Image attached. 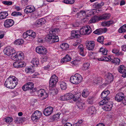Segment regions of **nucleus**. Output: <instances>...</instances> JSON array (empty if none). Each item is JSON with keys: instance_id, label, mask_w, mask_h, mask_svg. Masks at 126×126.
Wrapping results in <instances>:
<instances>
[{"instance_id": "4c0bfd02", "label": "nucleus", "mask_w": 126, "mask_h": 126, "mask_svg": "<svg viewBox=\"0 0 126 126\" xmlns=\"http://www.w3.org/2000/svg\"><path fill=\"white\" fill-rule=\"evenodd\" d=\"M89 94L88 91L86 89H84L82 93V96L84 97H86Z\"/></svg>"}, {"instance_id": "5701e85b", "label": "nucleus", "mask_w": 126, "mask_h": 126, "mask_svg": "<svg viewBox=\"0 0 126 126\" xmlns=\"http://www.w3.org/2000/svg\"><path fill=\"white\" fill-rule=\"evenodd\" d=\"M114 23V22L112 20L108 21L107 22H102L101 25L103 26L109 27L111 25Z\"/></svg>"}, {"instance_id": "473e14b6", "label": "nucleus", "mask_w": 126, "mask_h": 126, "mask_svg": "<svg viewBox=\"0 0 126 126\" xmlns=\"http://www.w3.org/2000/svg\"><path fill=\"white\" fill-rule=\"evenodd\" d=\"M77 106L79 109L82 110L84 108L85 104L83 103L79 102L77 103Z\"/></svg>"}, {"instance_id": "37998d69", "label": "nucleus", "mask_w": 126, "mask_h": 126, "mask_svg": "<svg viewBox=\"0 0 126 126\" xmlns=\"http://www.w3.org/2000/svg\"><path fill=\"white\" fill-rule=\"evenodd\" d=\"M50 91H51V92H50L51 93L54 94H56L58 93L59 90L57 88H51V90Z\"/></svg>"}, {"instance_id": "c03bdc74", "label": "nucleus", "mask_w": 126, "mask_h": 126, "mask_svg": "<svg viewBox=\"0 0 126 126\" xmlns=\"http://www.w3.org/2000/svg\"><path fill=\"white\" fill-rule=\"evenodd\" d=\"M22 14L20 12H14L11 14V15L13 16H17L22 15Z\"/></svg>"}, {"instance_id": "bf43d9fd", "label": "nucleus", "mask_w": 126, "mask_h": 126, "mask_svg": "<svg viewBox=\"0 0 126 126\" xmlns=\"http://www.w3.org/2000/svg\"><path fill=\"white\" fill-rule=\"evenodd\" d=\"M119 49H117L116 48H114L112 50V52L114 53H116L119 55L120 54V53H119Z\"/></svg>"}, {"instance_id": "423d86ee", "label": "nucleus", "mask_w": 126, "mask_h": 126, "mask_svg": "<svg viewBox=\"0 0 126 126\" xmlns=\"http://www.w3.org/2000/svg\"><path fill=\"white\" fill-rule=\"evenodd\" d=\"M36 51L37 53L43 55L46 54L47 53V50L44 47L39 46L36 48Z\"/></svg>"}, {"instance_id": "cd10ccee", "label": "nucleus", "mask_w": 126, "mask_h": 126, "mask_svg": "<svg viewBox=\"0 0 126 126\" xmlns=\"http://www.w3.org/2000/svg\"><path fill=\"white\" fill-rule=\"evenodd\" d=\"M31 63L35 66H37L39 63V61L37 58H34L31 61Z\"/></svg>"}, {"instance_id": "4be33fe9", "label": "nucleus", "mask_w": 126, "mask_h": 126, "mask_svg": "<svg viewBox=\"0 0 126 126\" xmlns=\"http://www.w3.org/2000/svg\"><path fill=\"white\" fill-rule=\"evenodd\" d=\"M110 100V98L108 97H107L106 98H104L101 101L99 102V104L100 105H103V107L105 106V104L107 103Z\"/></svg>"}, {"instance_id": "6e6d98bb", "label": "nucleus", "mask_w": 126, "mask_h": 126, "mask_svg": "<svg viewBox=\"0 0 126 126\" xmlns=\"http://www.w3.org/2000/svg\"><path fill=\"white\" fill-rule=\"evenodd\" d=\"M89 56L90 59H94V52H91L89 53Z\"/></svg>"}, {"instance_id": "f257e3e1", "label": "nucleus", "mask_w": 126, "mask_h": 126, "mask_svg": "<svg viewBox=\"0 0 126 126\" xmlns=\"http://www.w3.org/2000/svg\"><path fill=\"white\" fill-rule=\"evenodd\" d=\"M4 54L9 56L12 55L11 58L14 60L18 61L22 59L23 58V54L21 52L16 54L15 50L13 48L10 47H7L4 49Z\"/></svg>"}, {"instance_id": "aec40b11", "label": "nucleus", "mask_w": 126, "mask_h": 126, "mask_svg": "<svg viewBox=\"0 0 126 126\" xmlns=\"http://www.w3.org/2000/svg\"><path fill=\"white\" fill-rule=\"evenodd\" d=\"M26 118L23 117H16L15 120V122L16 124H19L22 123L25 121Z\"/></svg>"}, {"instance_id": "c85d7f7f", "label": "nucleus", "mask_w": 126, "mask_h": 126, "mask_svg": "<svg viewBox=\"0 0 126 126\" xmlns=\"http://www.w3.org/2000/svg\"><path fill=\"white\" fill-rule=\"evenodd\" d=\"M120 60L117 58H114L113 60H111V62L115 64L116 65H118L120 64Z\"/></svg>"}, {"instance_id": "6ab92c4d", "label": "nucleus", "mask_w": 126, "mask_h": 126, "mask_svg": "<svg viewBox=\"0 0 126 126\" xmlns=\"http://www.w3.org/2000/svg\"><path fill=\"white\" fill-rule=\"evenodd\" d=\"M79 33V32H77L75 30L72 31L71 34V37H73L72 38H77L80 37V36Z\"/></svg>"}, {"instance_id": "39448f33", "label": "nucleus", "mask_w": 126, "mask_h": 126, "mask_svg": "<svg viewBox=\"0 0 126 126\" xmlns=\"http://www.w3.org/2000/svg\"><path fill=\"white\" fill-rule=\"evenodd\" d=\"M42 113L39 110H36L34 111L32 116V119L33 121H38L41 116Z\"/></svg>"}, {"instance_id": "bb28decb", "label": "nucleus", "mask_w": 126, "mask_h": 126, "mask_svg": "<svg viewBox=\"0 0 126 126\" xmlns=\"http://www.w3.org/2000/svg\"><path fill=\"white\" fill-rule=\"evenodd\" d=\"M82 80V79H70V81L73 84H77L81 82Z\"/></svg>"}, {"instance_id": "864d4df0", "label": "nucleus", "mask_w": 126, "mask_h": 126, "mask_svg": "<svg viewBox=\"0 0 126 126\" xmlns=\"http://www.w3.org/2000/svg\"><path fill=\"white\" fill-rule=\"evenodd\" d=\"M25 71L27 73H32L33 72V70L32 69H31L30 68H28L25 69Z\"/></svg>"}, {"instance_id": "680f3d73", "label": "nucleus", "mask_w": 126, "mask_h": 126, "mask_svg": "<svg viewBox=\"0 0 126 126\" xmlns=\"http://www.w3.org/2000/svg\"><path fill=\"white\" fill-rule=\"evenodd\" d=\"M79 23L78 22H76L71 25L73 28H76L79 26Z\"/></svg>"}, {"instance_id": "8fccbe9b", "label": "nucleus", "mask_w": 126, "mask_h": 126, "mask_svg": "<svg viewBox=\"0 0 126 126\" xmlns=\"http://www.w3.org/2000/svg\"><path fill=\"white\" fill-rule=\"evenodd\" d=\"M89 66V63L88 62H87L84 64L83 65V67L84 70H86L88 69Z\"/></svg>"}, {"instance_id": "09e8293b", "label": "nucleus", "mask_w": 126, "mask_h": 126, "mask_svg": "<svg viewBox=\"0 0 126 126\" xmlns=\"http://www.w3.org/2000/svg\"><path fill=\"white\" fill-rule=\"evenodd\" d=\"M102 20L101 16L99 15L95 16V22Z\"/></svg>"}, {"instance_id": "2f4dec72", "label": "nucleus", "mask_w": 126, "mask_h": 126, "mask_svg": "<svg viewBox=\"0 0 126 126\" xmlns=\"http://www.w3.org/2000/svg\"><path fill=\"white\" fill-rule=\"evenodd\" d=\"M60 84L61 88L62 90H65L67 88L66 83L63 81H61L60 82Z\"/></svg>"}, {"instance_id": "2eb2a0df", "label": "nucleus", "mask_w": 126, "mask_h": 126, "mask_svg": "<svg viewBox=\"0 0 126 126\" xmlns=\"http://www.w3.org/2000/svg\"><path fill=\"white\" fill-rule=\"evenodd\" d=\"M81 96V93H77L73 95V96L72 99L74 101L79 102L81 100L80 97Z\"/></svg>"}, {"instance_id": "9d476101", "label": "nucleus", "mask_w": 126, "mask_h": 126, "mask_svg": "<svg viewBox=\"0 0 126 126\" xmlns=\"http://www.w3.org/2000/svg\"><path fill=\"white\" fill-rule=\"evenodd\" d=\"M124 94L122 92L118 93L116 95L115 99L118 102H120L123 101L124 98Z\"/></svg>"}, {"instance_id": "1a4fd4ad", "label": "nucleus", "mask_w": 126, "mask_h": 126, "mask_svg": "<svg viewBox=\"0 0 126 126\" xmlns=\"http://www.w3.org/2000/svg\"><path fill=\"white\" fill-rule=\"evenodd\" d=\"M118 72L123 74L122 76L124 78L126 77V67L123 65H120L118 68Z\"/></svg>"}, {"instance_id": "c756f323", "label": "nucleus", "mask_w": 126, "mask_h": 126, "mask_svg": "<svg viewBox=\"0 0 126 126\" xmlns=\"http://www.w3.org/2000/svg\"><path fill=\"white\" fill-rule=\"evenodd\" d=\"M86 12H86L84 11L81 10L75 15V16L77 17H78L81 15L83 16H85L86 14Z\"/></svg>"}, {"instance_id": "412c9836", "label": "nucleus", "mask_w": 126, "mask_h": 126, "mask_svg": "<svg viewBox=\"0 0 126 126\" xmlns=\"http://www.w3.org/2000/svg\"><path fill=\"white\" fill-rule=\"evenodd\" d=\"M58 81V79H50L49 82V86L51 87H54Z\"/></svg>"}, {"instance_id": "393cba45", "label": "nucleus", "mask_w": 126, "mask_h": 126, "mask_svg": "<svg viewBox=\"0 0 126 126\" xmlns=\"http://www.w3.org/2000/svg\"><path fill=\"white\" fill-rule=\"evenodd\" d=\"M8 16V14L7 12L4 11L0 13V19H4Z\"/></svg>"}, {"instance_id": "338daca9", "label": "nucleus", "mask_w": 126, "mask_h": 126, "mask_svg": "<svg viewBox=\"0 0 126 126\" xmlns=\"http://www.w3.org/2000/svg\"><path fill=\"white\" fill-rule=\"evenodd\" d=\"M65 96V94L64 95V96H61L60 98V100L63 101L66 100H67Z\"/></svg>"}, {"instance_id": "774afa93", "label": "nucleus", "mask_w": 126, "mask_h": 126, "mask_svg": "<svg viewBox=\"0 0 126 126\" xmlns=\"http://www.w3.org/2000/svg\"><path fill=\"white\" fill-rule=\"evenodd\" d=\"M90 23H94V16L91 18L89 21Z\"/></svg>"}, {"instance_id": "f704fd0d", "label": "nucleus", "mask_w": 126, "mask_h": 126, "mask_svg": "<svg viewBox=\"0 0 126 126\" xmlns=\"http://www.w3.org/2000/svg\"><path fill=\"white\" fill-rule=\"evenodd\" d=\"M78 48L80 51V55L82 56H84L85 55L83 54V46L82 45H79Z\"/></svg>"}, {"instance_id": "e2e57ef3", "label": "nucleus", "mask_w": 126, "mask_h": 126, "mask_svg": "<svg viewBox=\"0 0 126 126\" xmlns=\"http://www.w3.org/2000/svg\"><path fill=\"white\" fill-rule=\"evenodd\" d=\"M103 5L104 3H101L98 4L97 5H96V4H95V7L99 8L101 7L102 5Z\"/></svg>"}, {"instance_id": "052dcab7", "label": "nucleus", "mask_w": 126, "mask_h": 126, "mask_svg": "<svg viewBox=\"0 0 126 126\" xmlns=\"http://www.w3.org/2000/svg\"><path fill=\"white\" fill-rule=\"evenodd\" d=\"M94 100V98H90L87 99V101L89 104H92L93 103Z\"/></svg>"}, {"instance_id": "3c124183", "label": "nucleus", "mask_w": 126, "mask_h": 126, "mask_svg": "<svg viewBox=\"0 0 126 126\" xmlns=\"http://www.w3.org/2000/svg\"><path fill=\"white\" fill-rule=\"evenodd\" d=\"M106 78L108 79H113V75L111 73H109L106 74Z\"/></svg>"}, {"instance_id": "a211bd4d", "label": "nucleus", "mask_w": 126, "mask_h": 126, "mask_svg": "<svg viewBox=\"0 0 126 126\" xmlns=\"http://www.w3.org/2000/svg\"><path fill=\"white\" fill-rule=\"evenodd\" d=\"M71 58L70 56L67 54L63 59L61 60V63H66L71 61Z\"/></svg>"}, {"instance_id": "13d9d810", "label": "nucleus", "mask_w": 126, "mask_h": 126, "mask_svg": "<svg viewBox=\"0 0 126 126\" xmlns=\"http://www.w3.org/2000/svg\"><path fill=\"white\" fill-rule=\"evenodd\" d=\"M4 119L6 122H10L12 121L13 119L12 117H7L4 118Z\"/></svg>"}, {"instance_id": "58836bf2", "label": "nucleus", "mask_w": 126, "mask_h": 126, "mask_svg": "<svg viewBox=\"0 0 126 126\" xmlns=\"http://www.w3.org/2000/svg\"><path fill=\"white\" fill-rule=\"evenodd\" d=\"M104 38V37L103 36H99L98 37L97 39V41L102 44H103Z\"/></svg>"}, {"instance_id": "20e7f679", "label": "nucleus", "mask_w": 126, "mask_h": 126, "mask_svg": "<svg viewBox=\"0 0 126 126\" xmlns=\"http://www.w3.org/2000/svg\"><path fill=\"white\" fill-rule=\"evenodd\" d=\"M34 84L32 82H29L26 83L22 87V89L24 91L30 90L31 93L33 92L32 89L33 88Z\"/></svg>"}, {"instance_id": "5fc2aeb1", "label": "nucleus", "mask_w": 126, "mask_h": 126, "mask_svg": "<svg viewBox=\"0 0 126 126\" xmlns=\"http://www.w3.org/2000/svg\"><path fill=\"white\" fill-rule=\"evenodd\" d=\"M94 107H90L89 108V111L90 113L92 115L94 113Z\"/></svg>"}, {"instance_id": "a18cd8bd", "label": "nucleus", "mask_w": 126, "mask_h": 126, "mask_svg": "<svg viewBox=\"0 0 126 126\" xmlns=\"http://www.w3.org/2000/svg\"><path fill=\"white\" fill-rule=\"evenodd\" d=\"M83 122L82 120H79L77 122L74 124L73 126H81Z\"/></svg>"}, {"instance_id": "7ed1b4c3", "label": "nucleus", "mask_w": 126, "mask_h": 126, "mask_svg": "<svg viewBox=\"0 0 126 126\" xmlns=\"http://www.w3.org/2000/svg\"><path fill=\"white\" fill-rule=\"evenodd\" d=\"M91 31L92 30L90 27L89 26H87L86 27L84 26L81 28L79 33L81 35H84L86 34H89Z\"/></svg>"}, {"instance_id": "69168bd1", "label": "nucleus", "mask_w": 126, "mask_h": 126, "mask_svg": "<svg viewBox=\"0 0 126 126\" xmlns=\"http://www.w3.org/2000/svg\"><path fill=\"white\" fill-rule=\"evenodd\" d=\"M36 34L33 31L32 33V34L30 35V36L31 38H32L33 39L35 38L36 37Z\"/></svg>"}, {"instance_id": "6e6552de", "label": "nucleus", "mask_w": 126, "mask_h": 126, "mask_svg": "<svg viewBox=\"0 0 126 126\" xmlns=\"http://www.w3.org/2000/svg\"><path fill=\"white\" fill-rule=\"evenodd\" d=\"M53 110V108L49 106L45 109L43 112L44 114L46 116L51 115L52 113Z\"/></svg>"}, {"instance_id": "4d7b16f0", "label": "nucleus", "mask_w": 126, "mask_h": 126, "mask_svg": "<svg viewBox=\"0 0 126 126\" xmlns=\"http://www.w3.org/2000/svg\"><path fill=\"white\" fill-rule=\"evenodd\" d=\"M102 30H101V28L97 29L95 31V34H97L98 35L101 34L102 33Z\"/></svg>"}, {"instance_id": "49530a36", "label": "nucleus", "mask_w": 126, "mask_h": 126, "mask_svg": "<svg viewBox=\"0 0 126 126\" xmlns=\"http://www.w3.org/2000/svg\"><path fill=\"white\" fill-rule=\"evenodd\" d=\"M63 2L66 4H72L75 2L74 0H64Z\"/></svg>"}, {"instance_id": "0eeeda50", "label": "nucleus", "mask_w": 126, "mask_h": 126, "mask_svg": "<svg viewBox=\"0 0 126 126\" xmlns=\"http://www.w3.org/2000/svg\"><path fill=\"white\" fill-rule=\"evenodd\" d=\"M86 47L89 50H93L94 47V42L87 41L85 43Z\"/></svg>"}, {"instance_id": "f3484780", "label": "nucleus", "mask_w": 126, "mask_h": 126, "mask_svg": "<svg viewBox=\"0 0 126 126\" xmlns=\"http://www.w3.org/2000/svg\"><path fill=\"white\" fill-rule=\"evenodd\" d=\"M11 79L12 82H10V86H9V88L13 89H14L17 84V79Z\"/></svg>"}, {"instance_id": "9b49d317", "label": "nucleus", "mask_w": 126, "mask_h": 126, "mask_svg": "<svg viewBox=\"0 0 126 126\" xmlns=\"http://www.w3.org/2000/svg\"><path fill=\"white\" fill-rule=\"evenodd\" d=\"M14 23V21L12 19H7L6 20L4 24V27L8 28L12 26Z\"/></svg>"}, {"instance_id": "4468645a", "label": "nucleus", "mask_w": 126, "mask_h": 126, "mask_svg": "<svg viewBox=\"0 0 126 126\" xmlns=\"http://www.w3.org/2000/svg\"><path fill=\"white\" fill-rule=\"evenodd\" d=\"M35 10V8L33 6H27L24 10V12L27 14L33 12Z\"/></svg>"}, {"instance_id": "f03ea898", "label": "nucleus", "mask_w": 126, "mask_h": 126, "mask_svg": "<svg viewBox=\"0 0 126 126\" xmlns=\"http://www.w3.org/2000/svg\"><path fill=\"white\" fill-rule=\"evenodd\" d=\"M59 30L58 28H55L49 31V33L46 37L45 39L50 44L58 42L59 41L58 36L56 35L55 33H57Z\"/></svg>"}, {"instance_id": "ddd939ff", "label": "nucleus", "mask_w": 126, "mask_h": 126, "mask_svg": "<svg viewBox=\"0 0 126 126\" xmlns=\"http://www.w3.org/2000/svg\"><path fill=\"white\" fill-rule=\"evenodd\" d=\"M26 64L24 62H19L16 61L13 64L14 67L15 68H19L24 67L26 66Z\"/></svg>"}, {"instance_id": "de8ad7c7", "label": "nucleus", "mask_w": 126, "mask_h": 126, "mask_svg": "<svg viewBox=\"0 0 126 126\" xmlns=\"http://www.w3.org/2000/svg\"><path fill=\"white\" fill-rule=\"evenodd\" d=\"M61 48L63 49H65L66 48L69 47V46L66 43L62 44L60 46Z\"/></svg>"}, {"instance_id": "79ce46f5", "label": "nucleus", "mask_w": 126, "mask_h": 126, "mask_svg": "<svg viewBox=\"0 0 126 126\" xmlns=\"http://www.w3.org/2000/svg\"><path fill=\"white\" fill-rule=\"evenodd\" d=\"M65 97L67 100H68L72 99L73 96V94H72L67 93L65 94Z\"/></svg>"}, {"instance_id": "b1692460", "label": "nucleus", "mask_w": 126, "mask_h": 126, "mask_svg": "<svg viewBox=\"0 0 126 126\" xmlns=\"http://www.w3.org/2000/svg\"><path fill=\"white\" fill-rule=\"evenodd\" d=\"M110 92L108 90L104 91L101 93V97L103 98H106L107 95L109 94Z\"/></svg>"}, {"instance_id": "dca6fc26", "label": "nucleus", "mask_w": 126, "mask_h": 126, "mask_svg": "<svg viewBox=\"0 0 126 126\" xmlns=\"http://www.w3.org/2000/svg\"><path fill=\"white\" fill-rule=\"evenodd\" d=\"M44 20L42 19H40L39 20H37L35 24V26L37 27H39L44 23Z\"/></svg>"}, {"instance_id": "603ef678", "label": "nucleus", "mask_w": 126, "mask_h": 126, "mask_svg": "<svg viewBox=\"0 0 126 126\" xmlns=\"http://www.w3.org/2000/svg\"><path fill=\"white\" fill-rule=\"evenodd\" d=\"M2 3L5 5H10L12 4V2L11 1H2Z\"/></svg>"}, {"instance_id": "0e129e2a", "label": "nucleus", "mask_w": 126, "mask_h": 126, "mask_svg": "<svg viewBox=\"0 0 126 126\" xmlns=\"http://www.w3.org/2000/svg\"><path fill=\"white\" fill-rule=\"evenodd\" d=\"M121 49L122 50L124 51H126V45H124L121 47Z\"/></svg>"}, {"instance_id": "c9c22d12", "label": "nucleus", "mask_w": 126, "mask_h": 126, "mask_svg": "<svg viewBox=\"0 0 126 126\" xmlns=\"http://www.w3.org/2000/svg\"><path fill=\"white\" fill-rule=\"evenodd\" d=\"M102 19H109L110 16V14L106 13L101 16Z\"/></svg>"}, {"instance_id": "72a5a7b5", "label": "nucleus", "mask_w": 126, "mask_h": 126, "mask_svg": "<svg viewBox=\"0 0 126 126\" xmlns=\"http://www.w3.org/2000/svg\"><path fill=\"white\" fill-rule=\"evenodd\" d=\"M82 79V76L78 73L76 74L74 76H72L70 79Z\"/></svg>"}, {"instance_id": "ea45409f", "label": "nucleus", "mask_w": 126, "mask_h": 126, "mask_svg": "<svg viewBox=\"0 0 126 126\" xmlns=\"http://www.w3.org/2000/svg\"><path fill=\"white\" fill-rule=\"evenodd\" d=\"M61 114L60 112L58 113L55 114H54L52 117V119L54 120H57L59 118V116Z\"/></svg>"}, {"instance_id": "7c9ffc66", "label": "nucleus", "mask_w": 126, "mask_h": 126, "mask_svg": "<svg viewBox=\"0 0 126 126\" xmlns=\"http://www.w3.org/2000/svg\"><path fill=\"white\" fill-rule=\"evenodd\" d=\"M118 31L120 33L126 32V24H125L121 27L119 29Z\"/></svg>"}, {"instance_id": "a878e982", "label": "nucleus", "mask_w": 126, "mask_h": 126, "mask_svg": "<svg viewBox=\"0 0 126 126\" xmlns=\"http://www.w3.org/2000/svg\"><path fill=\"white\" fill-rule=\"evenodd\" d=\"M112 106V105L111 104H105V106L103 107V109L106 111H109L111 110Z\"/></svg>"}, {"instance_id": "a19ab883", "label": "nucleus", "mask_w": 126, "mask_h": 126, "mask_svg": "<svg viewBox=\"0 0 126 126\" xmlns=\"http://www.w3.org/2000/svg\"><path fill=\"white\" fill-rule=\"evenodd\" d=\"M12 82L11 81V79L10 80V79H7L5 82L4 85L7 88H9V86H10V82Z\"/></svg>"}, {"instance_id": "f8f14e48", "label": "nucleus", "mask_w": 126, "mask_h": 126, "mask_svg": "<svg viewBox=\"0 0 126 126\" xmlns=\"http://www.w3.org/2000/svg\"><path fill=\"white\" fill-rule=\"evenodd\" d=\"M40 94H39V96L41 97H43V98L42 100L44 99L47 97L48 94L47 93H46V91L43 89H40L39 91Z\"/></svg>"}, {"instance_id": "e433bc0d", "label": "nucleus", "mask_w": 126, "mask_h": 126, "mask_svg": "<svg viewBox=\"0 0 126 126\" xmlns=\"http://www.w3.org/2000/svg\"><path fill=\"white\" fill-rule=\"evenodd\" d=\"M24 43V41L22 39H18L15 41V44L17 45H20Z\"/></svg>"}]
</instances>
